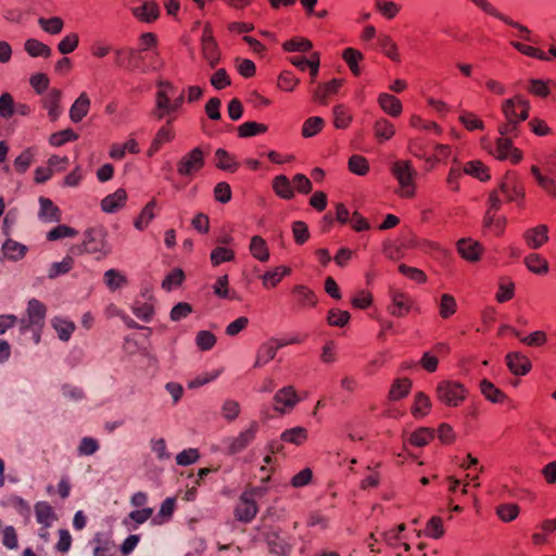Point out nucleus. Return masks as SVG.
Listing matches in <instances>:
<instances>
[{"instance_id":"f257e3e1","label":"nucleus","mask_w":556,"mask_h":556,"mask_svg":"<svg viewBox=\"0 0 556 556\" xmlns=\"http://www.w3.org/2000/svg\"><path fill=\"white\" fill-rule=\"evenodd\" d=\"M505 122L498 125L502 136H517L519 125L529 117L530 104L521 96L504 100L501 105Z\"/></svg>"},{"instance_id":"f03ea898","label":"nucleus","mask_w":556,"mask_h":556,"mask_svg":"<svg viewBox=\"0 0 556 556\" xmlns=\"http://www.w3.org/2000/svg\"><path fill=\"white\" fill-rule=\"evenodd\" d=\"M185 102V91L168 80L156 84L154 115L157 119L178 112Z\"/></svg>"},{"instance_id":"7ed1b4c3","label":"nucleus","mask_w":556,"mask_h":556,"mask_svg":"<svg viewBox=\"0 0 556 556\" xmlns=\"http://www.w3.org/2000/svg\"><path fill=\"white\" fill-rule=\"evenodd\" d=\"M391 173L399 184L397 194L404 199H412L416 194L415 178L417 172L410 161L399 160L391 166Z\"/></svg>"},{"instance_id":"20e7f679","label":"nucleus","mask_w":556,"mask_h":556,"mask_svg":"<svg viewBox=\"0 0 556 556\" xmlns=\"http://www.w3.org/2000/svg\"><path fill=\"white\" fill-rule=\"evenodd\" d=\"M513 136H502L493 144L490 139L482 138L481 146L497 160H508L513 164H518L523 155L522 152L513 146Z\"/></svg>"},{"instance_id":"39448f33","label":"nucleus","mask_w":556,"mask_h":556,"mask_svg":"<svg viewBox=\"0 0 556 556\" xmlns=\"http://www.w3.org/2000/svg\"><path fill=\"white\" fill-rule=\"evenodd\" d=\"M71 252L76 255L85 253H101L106 255L110 253V248L106 243L104 232L100 229L90 228L85 231L83 242L80 244L73 245L71 248Z\"/></svg>"},{"instance_id":"423d86ee","label":"nucleus","mask_w":556,"mask_h":556,"mask_svg":"<svg viewBox=\"0 0 556 556\" xmlns=\"http://www.w3.org/2000/svg\"><path fill=\"white\" fill-rule=\"evenodd\" d=\"M205 165V152L195 147L185 153L176 164L177 174L182 178L192 180Z\"/></svg>"},{"instance_id":"0eeeda50","label":"nucleus","mask_w":556,"mask_h":556,"mask_svg":"<svg viewBox=\"0 0 556 556\" xmlns=\"http://www.w3.org/2000/svg\"><path fill=\"white\" fill-rule=\"evenodd\" d=\"M260 430L257 421H251L249 426L237 435L228 437L223 441L224 452L227 455H236L248 448L256 439Z\"/></svg>"},{"instance_id":"6e6552de","label":"nucleus","mask_w":556,"mask_h":556,"mask_svg":"<svg viewBox=\"0 0 556 556\" xmlns=\"http://www.w3.org/2000/svg\"><path fill=\"white\" fill-rule=\"evenodd\" d=\"M507 202H517L523 206L525 188L515 172H507L497 189Z\"/></svg>"},{"instance_id":"1a4fd4ad","label":"nucleus","mask_w":556,"mask_h":556,"mask_svg":"<svg viewBox=\"0 0 556 556\" xmlns=\"http://www.w3.org/2000/svg\"><path fill=\"white\" fill-rule=\"evenodd\" d=\"M391 305L389 313L394 317H405L412 312H419V307L415 300L406 292L399 289H391L390 292Z\"/></svg>"},{"instance_id":"9d476101","label":"nucleus","mask_w":556,"mask_h":556,"mask_svg":"<svg viewBox=\"0 0 556 556\" xmlns=\"http://www.w3.org/2000/svg\"><path fill=\"white\" fill-rule=\"evenodd\" d=\"M437 396L447 406H458L466 397V389L454 381H441L437 386Z\"/></svg>"},{"instance_id":"9b49d317","label":"nucleus","mask_w":556,"mask_h":556,"mask_svg":"<svg viewBox=\"0 0 556 556\" xmlns=\"http://www.w3.org/2000/svg\"><path fill=\"white\" fill-rule=\"evenodd\" d=\"M273 400L274 410L280 415H285L291 413L302 399L293 386H286L275 393Z\"/></svg>"},{"instance_id":"f8f14e48","label":"nucleus","mask_w":556,"mask_h":556,"mask_svg":"<svg viewBox=\"0 0 556 556\" xmlns=\"http://www.w3.org/2000/svg\"><path fill=\"white\" fill-rule=\"evenodd\" d=\"M201 52L203 59L214 68L220 60V51L213 35L211 24L206 23L203 27L201 37Z\"/></svg>"},{"instance_id":"ddd939ff","label":"nucleus","mask_w":556,"mask_h":556,"mask_svg":"<svg viewBox=\"0 0 556 556\" xmlns=\"http://www.w3.org/2000/svg\"><path fill=\"white\" fill-rule=\"evenodd\" d=\"M258 511L257 504L254 498L252 491L243 492L233 509L235 518L240 521L248 523L252 521Z\"/></svg>"},{"instance_id":"4468645a","label":"nucleus","mask_w":556,"mask_h":556,"mask_svg":"<svg viewBox=\"0 0 556 556\" xmlns=\"http://www.w3.org/2000/svg\"><path fill=\"white\" fill-rule=\"evenodd\" d=\"M27 318L21 321V330L26 331L31 326L42 327L47 315L46 305L37 299L28 301L26 309Z\"/></svg>"},{"instance_id":"2eb2a0df","label":"nucleus","mask_w":556,"mask_h":556,"mask_svg":"<svg viewBox=\"0 0 556 556\" xmlns=\"http://www.w3.org/2000/svg\"><path fill=\"white\" fill-rule=\"evenodd\" d=\"M62 97L63 93L60 89L52 88L40 100L51 122H55L62 114Z\"/></svg>"},{"instance_id":"dca6fc26","label":"nucleus","mask_w":556,"mask_h":556,"mask_svg":"<svg viewBox=\"0 0 556 556\" xmlns=\"http://www.w3.org/2000/svg\"><path fill=\"white\" fill-rule=\"evenodd\" d=\"M456 248L459 255L469 263L479 262L484 252L482 244L471 238L459 239Z\"/></svg>"},{"instance_id":"f3484780","label":"nucleus","mask_w":556,"mask_h":556,"mask_svg":"<svg viewBox=\"0 0 556 556\" xmlns=\"http://www.w3.org/2000/svg\"><path fill=\"white\" fill-rule=\"evenodd\" d=\"M548 231L547 225L540 224L526 229L522 233V238L529 249L538 250L548 241Z\"/></svg>"},{"instance_id":"a211bd4d","label":"nucleus","mask_w":556,"mask_h":556,"mask_svg":"<svg viewBox=\"0 0 556 556\" xmlns=\"http://www.w3.org/2000/svg\"><path fill=\"white\" fill-rule=\"evenodd\" d=\"M173 118L167 121L155 134L147 154L149 157L157 153L165 143H169L175 139V130L170 125Z\"/></svg>"},{"instance_id":"6ab92c4d","label":"nucleus","mask_w":556,"mask_h":556,"mask_svg":"<svg viewBox=\"0 0 556 556\" xmlns=\"http://www.w3.org/2000/svg\"><path fill=\"white\" fill-rule=\"evenodd\" d=\"M343 79L333 78L330 81L319 84L313 93V101L326 105L328 98L338 93L340 88L343 86Z\"/></svg>"},{"instance_id":"aec40b11","label":"nucleus","mask_w":556,"mask_h":556,"mask_svg":"<svg viewBox=\"0 0 556 556\" xmlns=\"http://www.w3.org/2000/svg\"><path fill=\"white\" fill-rule=\"evenodd\" d=\"M291 293L296 306L300 308H312L318 302L315 292L304 285L294 286Z\"/></svg>"},{"instance_id":"412c9836","label":"nucleus","mask_w":556,"mask_h":556,"mask_svg":"<svg viewBox=\"0 0 556 556\" xmlns=\"http://www.w3.org/2000/svg\"><path fill=\"white\" fill-rule=\"evenodd\" d=\"M266 542L269 553L274 556H289L292 551V545L288 540L276 531L266 534Z\"/></svg>"},{"instance_id":"4be33fe9","label":"nucleus","mask_w":556,"mask_h":556,"mask_svg":"<svg viewBox=\"0 0 556 556\" xmlns=\"http://www.w3.org/2000/svg\"><path fill=\"white\" fill-rule=\"evenodd\" d=\"M506 365L515 376H525L531 369L530 359L518 352H511L506 355Z\"/></svg>"},{"instance_id":"5701e85b","label":"nucleus","mask_w":556,"mask_h":556,"mask_svg":"<svg viewBox=\"0 0 556 556\" xmlns=\"http://www.w3.org/2000/svg\"><path fill=\"white\" fill-rule=\"evenodd\" d=\"M91 101L87 92H81L70 108V119L73 123L81 122L89 113Z\"/></svg>"},{"instance_id":"b1692460","label":"nucleus","mask_w":556,"mask_h":556,"mask_svg":"<svg viewBox=\"0 0 556 556\" xmlns=\"http://www.w3.org/2000/svg\"><path fill=\"white\" fill-rule=\"evenodd\" d=\"M249 252L253 258L261 263H267L270 252L267 241L258 235L252 236L249 243Z\"/></svg>"},{"instance_id":"393cba45","label":"nucleus","mask_w":556,"mask_h":556,"mask_svg":"<svg viewBox=\"0 0 556 556\" xmlns=\"http://www.w3.org/2000/svg\"><path fill=\"white\" fill-rule=\"evenodd\" d=\"M377 102L380 109L392 117H399L403 112V104L399 98L388 92L378 96Z\"/></svg>"},{"instance_id":"a878e982","label":"nucleus","mask_w":556,"mask_h":556,"mask_svg":"<svg viewBox=\"0 0 556 556\" xmlns=\"http://www.w3.org/2000/svg\"><path fill=\"white\" fill-rule=\"evenodd\" d=\"M127 201V192L125 189L119 188L114 193L106 195L101 201V208L105 213H115L123 208Z\"/></svg>"},{"instance_id":"bb28decb","label":"nucleus","mask_w":556,"mask_h":556,"mask_svg":"<svg viewBox=\"0 0 556 556\" xmlns=\"http://www.w3.org/2000/svg\"><path fill=\"white\" fill-rule=\"evenodd\" d=\"M39 218L46 223H59L62 218L61 210L48 198H39Z\"/></svg>"},{"instance_id":"cd10ccee","label":"nucleus","mask_w":556,"mask_h":556,"mask_svg":"<svg viewBox=\"0 0 556 556\" xmlns=\"http://www.w3.org/2000/svg\"><path fill=\"white\" fill-rule=\"evenodd\" d=\"M131 12L141 22L150 23L159 17V5L154 1H146L138 7H132Z\"/></svg>"},{"instance_id":"c85d7f7f","label":"nucleus","mask_w":556,"mask_h":556,"mask_svg":"<svg viewBox=\"0 0 556 556\" xmlns=\"http://www.w3.org/2000/svg\"><path fill=\"white\" fill-rule=\"evenodd\" d=\"M271 188L275 194L282 200H291L294 198L292 180L286 175L275 176L271 180Z\"/></svg>"},{"instance_id":"c756f323","label":"nucleus","mask_w":556,"mask_h":556,"mask_svg":"<svg viewBox=\"0 0 556 556\" xmlns=\"http://www.w3.org/2000/svg\"><path fill=\"white\" fill-rule=\"evenodd\" d=\"M138 51L132 48H119L114 52V62L116 66L134 70L137 66Z\"/></svg>"},{"instance_id":"7c9ffc66","label":"nucleus","mask_w":556,"mask_h":556,"mask_svg":"<svg viewBox=\"0 0 556 556\" xmlns=\"http://www.w3.org/2000/svg\"><path fill=\"white\" fill-rule=\"evenodd\" d=\"M291 274V268L285 265L277 266L267 270L262 276V283L265 289H273L287 276Z\"/></svg>"},{"instance_id":"2f4dec72","label":"nucleus","mask_w":556,"mask_h":556,"mask_svg":"<svg viewBox=\"0 0 556 556\" xmlns=\"http://www.w3.org/2000/svg\"><path fill=\"white\" fill-rule=\"evenodd\" d=\"M413 382L409 378L395 379L389 390L388 400L395 402L406 397L412 390Z\"/></svg>"},{"instance_id":"473e14b6","label":"nucleus","mask_w":556,"mask_h":556,"mask_svg":"<svg viewBox=\"0 0 556 556\" xmlns=\"http://www.w3.org/2000/svg\"><path fill=\"white\" fill-rule=\"evenodd\" d=\"M434 429L429 427H420L409 434L408 443L416 447H424L434 439Z\"/></svg>"},{"instance_id":"72a5a7b5","label":"nucleus","mask_w":556,"mask_h":556,"mask_svg":"<svg viewBox=\"0 0 556 556\" xmlns=\"http://www.w3.org/2000/svg\"><path fill=\"white\" fill-rule=\"evenodd\" d=\"M332 123L337 129H346L353 121L351 110L344 104L334 105L332 109Z\"/></svg>"},{"instance_id":"f704fd0d","label":"nucleus","mask_w":556,"mask_h":556,"mask_svg":"<svg viewBox=\"0 0 556 556\" xmlns=\"http://www.w3.org/2000/svg\"><path fill=\"white\" fill-rule=\"evenodd\" d=\"M35 515L37 522L45 526L46 528L50 527L56 519L53 507L48 502L43 501L37 502L35 504Z\"/></svg>"},{"instance_id":"c9c22d12","label":"nucleus","mask_w":556,"mask_h":556,"mask_svg":"<svg viewBox=\"0 0 556 556\" xmlns=\"http://www.w3.org/2000/svg\"><path fill=\"white\" fill-rule=\"evenodd\" d=\"M531 174L535 178L536 184L551 198H556V182L547 175H543L536 165H532Z\"/></svg>"},{"instance_id":"e433bc0d","label":"nucleus","mask_w":556,"mask_h":556,"mask_svg":"<svg viewBox=\"0 0 556 556\" xmlns=\"http://www.w3.org/2000/svg\"><path fill=\"white\" fill-rule=\"evenodd\" d=\"M215 164L219 169L230 173H235L239 168V163L236 161V157L222 148L215 151Z\"/></svg>"},{"instance_id":"4c0bfd02","label":"nucleus","mask_w":556,"mask_h":556,"mask_svg":"<svg viewBox=\"0 0 556 556\" xmlns=\"http://www.w3.org/2000/svg\"><path fill=\"white\" fill-rule=\"evenodd\" d=\"M483 225L496 237H501L505 232L507 219L504 216H496V214H491V211H486L483 218Z\"/></svg>"},{"instance_id":"58836bf2","label":"nucleus","mask_w":556,"mask_h":556,"mask_svg":"<svg viewBox=\"0 0 556 556\" xmlns=\"http://www.w3.org/2000/svg\"><path fill=\"white\" fill-rule=\"evenodd\" d=\"M525 265L535 275H545L549 269L547 260L538 253H531L526 256Z\"/></svg>"},{"instance_id":"ea45409f","label":"nucleus","mask_w":556,"mask_h":556,"mask_svg":"<svg viewBox=\"0 0 556 556\" xmlns=\"http://www.w3.org/2000/svg\"><path fill=\"white\" fill-rule=\"evenodd\" d=\"M430 409V397L426 395L424 392L416 393L414 397V403L410 408L412 415L415 418H422L429 414Z\"/></svg>"},{"instance_id":"a19ab883","label":"nucleus","mask_w":556,"mask_h":556,"mask_svg":"<svg viewBox=\"0 0 556 556\" xmlns=\"http://www.w3.org/2000/svg\"><path fill=\"white\" fill-rule=\"evenodd\" d=\"M342 59L344 60V62L346 63V65L349 66L350 71L354 76L357 77L361 75L362 70L359 63L364 59V55L361 51L354 48H346L342 53Z\"/></svg>"},{"instance_id":"79ce46f5","label":"nucleus","mask_w":556,"mask_h":556,"mask_svg":"<svg viewBox=\"0 0 556 556\" xmlns=\"http://www.w3.org/2000/svg\"><path fill=\"white\" fill-rule=\"evenodd\" d=\"M156 201L150 200L141 210L138 217L135 219L134 225L138 230L146 229L151 220L155 217Z\"/></svg>"},{"instance_id":"37998d69","label":"nucleus","mask_w":556,"mask_h":556,"mask_svg":"<svg viewBox=\"0 0 556 556\" xmlns=\"http://www.w3.org/2000/svg\"><path fill=\"white\" fill-rule=\"evenodd\" d=\"M374 134L379 142H384L394 136L395 127L387 118H379L374 124Z\"/></svg>"},{"instance_id":"c03bdc74","label":"nucleus","mask_w":556,"mask_h":556,"mask_svg":"<svg viewBox=\"0 0 556 556\" xmlns=\"http://www.w3.org/2000/svg\"><path fill=\"white\" fill-rule=\"evenodd\" d=\"M24 49L31 58H49L52 53V50L48 45L35 38L27 39L25 41Z\"/></svg>"},{"instance_id":"a18cd8bd","label":"nucleus","mask_w":556,"mask_h":556,"mask_svg":"<svg viewBox=\"0 0 556 556\" xmlns=\"http://www.w3.org/2000/svg\"><path fill=\"white\" fill-rule=\"evenodd\" d=\"M463 172L467 175L478 178L481 181L489 180L491 177L489 168L478 160L467 162L464 165Z\"/></svg>"},{"instance_id":"49530a36","label":"nucleus","mask_w":556,"mask_h":556,"mask_svg":"<svg viewBox=\"0 0 556 556\" xmlns=\"http://www.w3.org/2000/svg\"><path fill=\"white\" fill-rule=\"evenodd\" d=\"M457 312L456 299L450 293H443L439 300V315L442 319H448Z\"/></svg>"},{"instance_id":"de8ad7c7","label":"nucleus","mask_w":556,"mask_h":556,"mask_svg":"<svg viewBox=\"0 0 556 556\" xmlns=\"http://www.w3.org/2000/svg\"><path fill=\"white\" fill-rule=\"evenodd\" d=\"M36 151L34 148L25 149L21 154H18L14 162L13 167L14 170L18 174H24L30 167L35 160Z\"/></svg>"},{"instance_id":"09e8293b","label":"nucleus","mask_w":556,"mask_h":556,"mask_svg":"<svg viewBox=\"0 0 556 556\" xmlns=\"http://www.w3.org/2000/svg\"><path fill=\"white\" fill-rule=\"evenodd\" d=\"M480 390L484 397L492 403H503L506 400V394L486 379L480 382Z\"/></svg>"},{"instance_id":"8fccbe9b","label":"nucleus","mask_w":556,"mask_h":556,"mask_svg":"<svg viewBox=\"0 0 556 556\" xmlns=\"http://www.w3.org/2000/svg\"><path fill=\"white\" fill-rule=\"evenodd\" d=\"M277 354V351L273 344L268 341L262 343L257 351L254 367H262L273 361Z\"/></svg>"},{"instance_id":"3c124183","label":"nucleus","mask_w":556,"mask_h":556,"mask_svg":"<svg viewBox=\"0 0 556 556\" xmlns=\"http://www.w3.org/2000/svg\"><path fill=\"white\" fill-rule=\"evenodd\" d=\"M426 536L439 540L445 534L443 519L439 516L431 517L424 529Z\"/></svg>"},{"instance_id":"603ef678","label":"nucleus","mask_w":556,"mask_h":556,"mask_svg":"<svg viewBox=\"0 0 556 556\" xmlns=\"http://www.w3.org/2000/svg\"><path fill=\"white\" fill-rule=\"evenodd\" d=\"M325 127L324 118L319 116L308 117L304 121L301 129V135L304 138H311L319 134Z\"/></svg>"},{"instance_id":"864d4df0","label":"nucleus","mask_w":556,"mask_h":556,"mask_svg":"<svg viewBox=\"0 0 556 556\" xmlns=\"http://www.w3.org/2000/svg\"><path fill=\"white\" fill-rule=\"evenodd\" d=\"M2 251L5 257L17 261L25 256L27 248L20 242L8 239L2 247Z\"/></svg>"},{"instance_id":"5fc2aeb1","label":"nucleus","mask_w":556,"mask_h":556,"mask_svg":"<svg viewBox=\"0 0 556 556\" xmlns=\"http://www.w3.org/2000/svg\"><path fill=\"white\" fill-rule=\"evenodd\" d=\"M515 295V283L510 278L504 277L500 279L498 289L495 299L498 303H505Z\"/></svg>"},{"instance_id":"6e6d98bb","label":"nucleus","mask_w":556,"mask_h":556,"mask_svg":"<svg viewBox=\"0 0 556 556\" xmlns=\"http://www.w3.org/2000/svg\"><path fill=\"white\" fill-rule=\"evenodd\" d=\"M52 326L58 332L59 338L62 341H68L72 333L75 330V324L71 320L61 318V317H54L52 320Z\"/></svg>"},{"instance_id":"4d7b16f0","label":"nucleus","mask_w":556,"mask_h":556,"mask_svg":"<svg viewBox=\"0 0 556 556\" xmlns=\"http://www.w3.org/2000/svg\"><path fill=\"white\" fill-rule=\"evenodd\" d=\"M238 136L240 138H249L252 136L265 134L268 126L257 122H245L238 127Z\"/></svg>"},{"instance_id":"13d9d810","label":"nucleus","mask_w":556,"mask_h":556,"mask_svg":"<svg viewBox=\"0 0 556 556\" xmlns=\"http://www.w3.org/2000/svg\"><path fill=\"white\" fill-rule=\"evenodd\" d=\"M283 442L301 445L307 440V430L303 427L287 429L281 433Z\"/></svg>"},{"instance_id":"bf43d9fd","label":"nucleus","mask_w":556,"mask_h":556,"mask_svg":"<svg viewBox=\"0 0 556 556\" xmlns=\"http://www.w3.org/2000/svg\"><path fill=\"white\" fill-rule=\"evenodd\" d=\"M379 46L386 56L394 62L400 61L399 48L395 41L388 35H381L378 38Z\"/></svg>"},{"instance_id":"052dcab7","label":"nucleus","mask_w":556,"mask_h":556,"mask_svg":"<svg viewBox=\"0 0 556 556\" xmlns=\"http://www.w3.org/2000/svg\"><path fill=\"white\" fill-rule=\"evenodd\" d=\"M78 134L71 128H66L56 132H53L49 137V143L52 147H61L67 142H73L78 139Z\"/></svg>"},{"instance_id":"680f3d73","label":"nucleus","mask_w":556,"mask_h":556,"mask_svg":"<svg viewBox=\"0 0 556 556\" xmlns=\"http://www.w3.org/2000/svg\"><path fill=\"white\" fill-rule=\"evenodd\" d=\"M236 253L232 249L226 247H216L212 250L210 258L213 266H219L223 263L235 260Z\"/></svg>"},{"instance_id":"e2e57ef3","label":"nucleus","mask_w":556,"mask_h":556,"mask_svg":"<svg viewBox=\"0 0 556 556\" xmlns=\"http://www.w3.org/2000/svg\"><path fill=\"white\" fill-rule=\"evenodd\" d=\"M375 9L386 18H394L401 11V5L390 0H375Z\"/></svg>"},{"instance_id":"0e129e2a","label":"nucleus","mask_w":556,"mask_h":556,"mask_svg":"<svg viewBox=\"0 0 556 556\" xmlns=\"http://www.w3.org/2000/svg\"><path fill=\"white\" fill-rule=\"evenodd\" d=\"M74 266V258L72 256H65L61 262L53 263L48 271L49 279H55L61 275H65L72 270Z\"/></svg>"},{"instance_id":"69168bd1","label":"nucleus","mask_w":556,"mask_h":556,"mask_svg":"<svg viewBox=\"0 0 556 556\" xmlns=\"http://www.w3.org/2000/svg\"><path fill=\"white\" fill-rule=\"evenodd\" d=\"M459 123L469 131L482 130L483 121L475 113L465 111L458 117Z\"/></svg>"},{"instance_id":"338daca9","label":"nucleus","mask_w":556,"mask_h":556,"mask_svg":"<svg viewBox=\"0 0 556 556\" xmlns=\"http://www.w3.org/2000/svg\"><path fill=\"white\" fill-rule=\"evenodd\" d=\"M104 282L111 291H115L127 285V278L125 275L116 269H109L104 274Z\"/></svg>"},{"instance_id":"774afa93","label":"nucleus","mask_w":556,"mask_h":556,"mask_svg":"<svg viewBox=\"0 0 556 556\" xmlns=\"http://www.w3.org/2000/svg\"><path fill=\"white\" fill-rule=\"evenodd\" d=\"M116 545L114 541L109 539H96V546L93 548V556H115Z\"/></svg>"}]
</instances>
